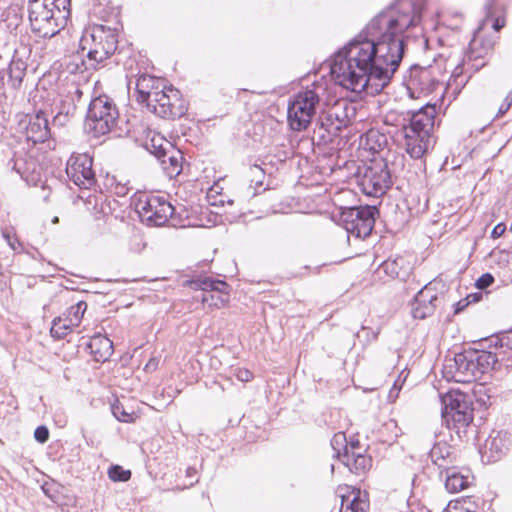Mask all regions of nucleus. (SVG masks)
Instances as JSON below:
<instances>
[{"label": "nucleus", "instance_id": "obj_1", "mask_svg": "<svg viewBox=\"0 0 512 512\" xmlns=\"http://www.w3.org/2000/svg\"><path fill=\"white\" fill-rule=\"evenodd\" d=\"M420 21L421 9L411 0H398L381 11L335 53L330 65L335 81L353 92H381L403 58V32Z\"/></svg>", "mask_w": 512, "mask_h": 512}, {"label": "nucleus", "instance_id": "obj_2", "mask_svg": "<svg viewBox=\"0 0 512 512\" xmlns=\"http://www.w3.org/2000/svg\"><path fill=\"white\" fill-rule=\"evenodd\" d=\"M435 105H426L414 112H408L407 124L402 127L406 152L413 159H420L434 146L433 131L436 117Z\"/></svg>", "mask_w": 512, "mask_h": 512}, {"label": "nucleus", "instance_id": "obj_3", "mask_svg": "<svg viewBox=\"0 0 512 512\" xmlns=\"http://www.w3.org/2000/svg\"><path fill=\"white\" fill-rule=\"evenodd\" d=\"M498 359L492 352L469 349L447 359L443 374L447 380L470 383L480 379L484 373L495 368Z\"/></svg>", "mask_w": 512, "mask_h": 512}, {"label": "nucleus", "instance_id": "obj_4", "mask_svg": "<svg viewBox=\"0 0 512 512\" xmlns=\"http://www.w3.org/2000/svg\"><path fill=\"white\" fill-rule=\"evenodd\" d=\"M71 0H30L28 6L32 30L43 37H52L66 25Z\"/></svg>", "mask_w": 512, "mask_h": 512}, {"label": "nucleus", "instance_id": "obj_5", "mask_svg": "<svg viewBox=\"0 0 512 512\" xmlns=\"http://www.w3.org/2000/svg\"><path fill=\"white\" fill-rule=\"evenodd\" d=\"M117 46V29L106 25H94L85 29L80 40V48L83 53L86 52L92 68L113 55Z\"/></svg>", "mask_w": 512, "mask_h": 512}, {"label": "nucleus", "instance_id": "obj_6", "mask_svg": "<svg viewBox=\"0 0 512 512\" xmlns=\"http://www.w3.org/2000/svg\"><path fill=\"white\" fill-rule=\"evenodd\" d=\"M444 410L442 418L446 423L447 429L455 432L459 440L468 437V428L473 421V409L467 396L461 392H448L442 397Z\"/></svg>", "mask_w": 512, "mask_h": 512}, {"label": "nucleus", "instance_id": "obj_7", "mask_svg": "<svg viewBox=\"0 0 512 512\" xmlns=\"http://www.w3.org/2000/svg\"><path fill=\"white\" fill-rule=\"evenodd\" d=\"M119 117L114 101L107 95L94 98L89 105L85 129L94 137L108 134Z\"/></svg>", "mask_w": 512, "mask_h": 512}, {"label": "nucleus", "instance_id": "obj_8", "mask_svg": "<svg viewBox=\"0 0 512 512\" xmlns=\"http://www.w3.org/2000/svg\"><path fill=\"white\" fill-rule=\"evenodd\" d=\"M319 96L314 90L306 89L298 92L289 101L287 119L292 130H305L315 114Z\"/></svg>", "mask_w": 512, "mask_h": 512}, {"label": "nucleus", "instance_id": "obj_9", "mask_svg": "<svg viewBox=\"0 0 512 512\" xmlns=\"http://www.w3.org/2000/svg\"><path fill=\"white\" fill-rule=\"evenodd\" d=\"M357 177L361 190L368 196H382L392 184L390 171L383 160L359 167Z\"/></svg>", "mask_w": 512, "mask_h": 512}, {"label": "nucleus", "instance_id": "obj_10", "mask_svg": "<svg viewBox=\"0 0 512 512\" xmlns=\"http://www.w3.org/2000/svg\"><path fill=\"white\" fill-rule=\"evenodd\" d=\"M141 221L148 226H163L174 214V207L164 197L140 195L134 203Z\"/></svg>", "mask_w": 512, "mask_h": 512}, {"label": "nucleus", "instance_id": "obj_11", "mask_svg": "<svg viewBox=\"0 0 512 512\" xmlns=\"http://www.w3.org/2000/svg\"><path fill=\"white\" fill-rule=\"evenodd\" d=\"M378 213L375 206L349 207L341 212L339 222L349 234L366 238L374 228Z\"/></svg>", "mask_w": 512, "mask_h": 512}, {"label": "nucleus", "instance_id": "obj_12", "mask_svg": "<svg viewBox=\"0 0 512 512\" xmlns=\"http://www.w3.org/2000/svg\"><path fill=\"white\" fill-rule=\"evenodd\" d=\"M146 106L150 112L163 119L180 118L187 111L179 90L166 86L157 90L154 95L152 94V98Z\"/></svg>", "mask_w": 512, "mask_h": 512}, {"label": "nucleus", "instance_id": "obj_13", "mask_svg": "<svg viewBox=\"0 0 512 512\" xmlns=\"http://www.w3.org/2000/svg\"><path fill=\"white\" fill-rule=\"evenodd\" d=\"M186 285L203 291L201 302L208 307L221 308L229 302L230 286L223 280L203 276L186 281Z\"/></svg>", "mask_w": 512, "mask_h": 512}, {"label": "nucleus", "instance_id": "obj_14", "mask_svg": "<svg viewBox=\"0 0 512 512\" xmlns=\"http://www.w3.org/2000/svg\"><path fill=\"white\" fill-rule=\"evenodd\" d=\"M93 159L87 154L72 155L66 166L68 178L79 188L90 189L96 183Z\"/></svg>", "mask_w": 512, "mask_h": 512}, {"label": "nucleus", "instance_id": "obj_15", "mask_svg": "<svg viewBox=\"0 0 512 512\" xmlns=\"http://www.w3.org/2000/svg\"><path fill=\"white\" fill-rule=\"evenodd\" d=\"M440 300L436 293L434 282L425 285L414 297L411 306L412 316L416 319H424L433 314Z\"/></svg>", "mask_w": 512, "mask_h": 512}, {"label": "nucleus", "instance_id": "obj_16", "mask_svg": "<svg viewBox=\"0 0 512 512\" xmlns=\"http://www.w3.org/2000/svg\"><path fill=\"white\" fill-rule=\"evenodd\" d=\"M325 117L327 125L333 130L340 132L346 128L356 114V108L347 100H338L326 112L321 113Z\"/></svg>", "mask_w": 512, "mask_h": 512}, {"label": "nucleus", "instance_id": "obj_17", "mask_svg": "<svg viewBox=\"0 0 512 512\" xmlns=\"http://www.w3.org/2000/svg\"><path fill=\"white\" fill-rule=\"evenodd\" d=\"M26 137L34 144L43 143L51 137L48 120L43 111L29 117L26 125Z\"/></svg>", "mask_w": 512, "mask_h": 512}, {"label": "nucleus", "instance_id": "obj_18", "mask_svg": "<svg viewBox=\"0 0 512 512\" xmlns=\"http://www.w3.org/2000/svg\"><path fill=\"white\" fill-rule=\"evenodd\" d=\"M429 457L432 463L438 467L440 473L456 462L455 449L446 441L434 442L429 451Z\"/></svg>", "mask_w": 512, "mask_h": 512}, {"label": "nucleus", "instance_id": "obj_19", "mask_svg": "<svg viewBox=\"0 0 512 512\" xmlns=\"http://www.w3.org/2000/svg\"><path fill=\"white\" fill-rule=\"evenodd\" d=\"M163 86L165 85L160 78L148 74L139 75L135 80L137 101L147 104L151 100L152 94L154 95L157 90H161Z\"/></svg>", "mask_w": 512, "mask_h": 512}, {"label": "nucleus", "instance_id": "obj_20", "mask_svg": "<svg viewBox=\"0 0 512 512\" xmlns=\"http://www.w3.org/2000/svg\"><path fill=\"white\" fill-rule=\"evenodd\" d=\"M166 146L165 157L158 158L163 171L169 178L178 176L182 171V153L171 142H164Z\"/></svg>", "mask_w": 512, "mask_h": 512}, {"label": "nucleus", "instance_id": "obj_21", "mask_svg": "<svg viewBox=\"0 0 512 512\" xmlns=\"http://www.w3.org/2000/svg\"><path fill=\"white\" fill-rule=\"evenodd\" d=\"M511 444V434L506 431H498L495 435H490L485 443V450L490 453L489 460L497 461L506 454Z\"/></svg>", "mask_w": 512, "mask_h": 512}, {"label": "nucleus", "instance_id": "obj_22", "mask_svg": "<svg viewBox=\"0 0 512 512\" xmlns=\"http://www.w3.org/2000/svg\"><path fill=\"white\" fill-rule=\"evenodd\" d=\"M386 275L393 279L406 280L412 270L410 262L403 256L389 257L379 267Z\"/></svg>", "mask_w": 512, "mask_h": 512}, {"label": "nucleus", "instance_id": "obj_23", "mask_svg": "<svg viewBox=\"0 0 512 512\" xmlns=\"http://www.w3.org/2000/svg\"><path fill=\"white\" fill-rule=\"evenodd\" d=\"M341 462L351 472L359 475L365 473L371 467L372 459L370 456L366 455V450H352V454H350L348 451V446H345Z\"/></svg>", "mask_w": 512, "mask_h": 512}, {"label": "nucleus", "instance_id": "obj_24", "mask_svg": "<svg viewBox=\"0 0 512 512\" xmlns=\"http://www.w3.org/2000/svg\"><path fill=\"white\" fill-rule=\"evenodd\" d=\"M87 349L95 361L105 362L113 354V342L108 337L97 334L91 337L87 343Z\"/></svg>", "mask_w": 512, "mask_h": 512}, {"label": "nucleus", "instance_id": "obj_25", "mask_svg": "<svg viewBox=\"0 0 512 512\" xmlns=\"http://www.w3.org/2000/svg\"><path fill=\"white\" fill-rule=\"evenodd\" d=\"M443 472L446 473L445 487L450 493L460 492L467 488L470 484L469 475H464L457 471L454 465L450 466L448 469L443 470Z\"/></svg>", "mask_w": 512, "mask_h": 512}, {"label": "nucleus", "instance_id": "obj_26", "mask_svg": "<svg viewBox=\"0 0 512 512\" xmlns=\"http://www.w3.org/2000/svg\"><path fill=\"white\" fill-rule=\"evenodd\" d=\"M15 171L29 185H36L40 181V172L37 170L36 161L33 159L29 161L17 159L15 161Z\"/></svg>", "mask_w": 512, "mask_h": 512}, {"label": "nucleus", "instance_id": "obj_27", "mask_svg": "<svg viewBox=\"0 0 512 512\" xmlns=\"http://www.w3.org/2000/svg\"><path fill=\"white\" fill-rule=\"evenodd\" d=\"M27 64L20 58H13L8 66V84L14 90H19L26 75Z\"/></svg>", "mask_w": 512, "mask_h": 512}, {"label": "nucleus", "instance_id": "obj_28", "mask_svg": "<svg viewBox=\"0 0 512 512\" xmlns=\"http://www.w3.org/2000/svg\"><path fill=\"white\" fill-rule=\"evenodd\" d=\"M338 133L326 125L325 117L320 114L314 128L313 140H316L318 145H327L333 142V138L338 136Z\"/></svg>", "mask_w": 512, "mask_h": 512}, {"label": "nucleus", "instance_id": "obj_29", "mask_svg": "<svg viewBox=\"0 0 512 512\" xmlns=\"http://www.w3.org/2000/svg\"><path fill=\"white\" fill-rule=\"evenodd\" d=\"M433 81L428 69H420L417 74L411 75L409 80L410 86H417L421 92H429L432 90Z\"/></svg>", "mask_w": 512, "mask_h": 512}, {"label": "nucleus", "instance_id": "obj_30", "mask_svg": "<svg viewBox=\"0 0 512 512\" xmlns=\"http://www.w3.org/2000/svg\"><path fill=\"white\" fill-rule=\"evenodd\" d=\"M73 327L76 326L70 325V320L67 317L65 319L59 317L53 320L50 332L54 338L63 339Z\"/></svg>", "mask_w": 512, "mask_h": 512}, {"label": "nucleus", "instance_id": "obj_31", "mask_svg": "<svg viewBox=\"0 0 512 512\" xmlns=\"http://www.w3.org/2000/svg\"><path fill=\"white\" fill-rule=\"evenodd\" d=\"M86 310L87 304L84 301H79L75 305H72L67 310L66 316L68 320H70V325L78 326Z\"/></svg>", "mask_w": 512, "mask_h": 512}, {"label": "nucleus", "instance_id": "obj_32", "mask_svg": "<svg viewBox=\"0 0 512 512\" xmlns=\"http://www.w3.org/2000/svg\"><path fill=\"white\" fill-rule=\"evenodd\" d=\"M477 44V40H473L470 43V50L467 52L463 59V67L471 65L472 69L479 70L481 67L485 65V62H481L480 64H471L472 61H477L478 59L483 57V55L480 52L476 51Z\"/></svg>", "mask_w": 512, "mask_h": 512}, {"label": "nucleus", "instance_id": "obj_33", "mask_svg": "<svg viewBox=\"0 0 512 512\" xmlns=\"http://www.w3.org/2000/svg\"><path fill=\"white\" fill-rule=\"evenodd\" d=\"M111 411L115 418L120 422L130 423L134 420L133 413L126 411L124 406L118 400L111 405Z\"/></svg>", "mask_w": 512, "mask_h": 512}, {"label": "nucleus", "instance_id": "obj_34", "mask_svg": "<svg viewBox=\"0 0 512 512\" xmlns=\"http://www.w3.org/2000/svg\"><path fill=\"white\" fill-rule=\"evenodd\" d=\"M331 446L334 450V456L341 461L345 446H348L345 434L343 432L336 433L331 439Z\"/></svg>", "mask_w": 512, "mask_h": 512}, {"label": "nucleus", "instance_id": "obj_35", "mask_svg": "<svg viewBox=\"0 0 512 512\" xmlns=\"http://www.w3.org/2000/svg\"><path fill=\"white\" fill-rule=\"evenodd\" d=\"M108 476L112 481L126 482L131 478V471L119 465H112L108 470Z\"/></svg>", "mask_w": 512, "mask_h": 512}, {"label": "nucleus", "instance_id": "obj_36", "mask_svg": "<svg viewBox=\"0 0 512 512\" xmlns=\"http://www.w3.org/2000/svg\"><path fill=\"white\" fill-rule=\"evenodd\" d=\"M164 142H168L166 139L157 137L152 138L151 143L147 146L148 150L153 154L157 159L160 157H165V153L167 151Z\"/></svg>", "mask_w": 512, "mask_h": 512}, {"label": "nucleus", "instance_id": "obj_37", "mask_svg": "<svg viewBox=\"0 0 512 512\" xmlns=\"http://www.w3.org/2000/svg\"><path fill=\"white\" fill-rule=\"evenodd\" d=\"M249 177H250V187L255 185V187L262 186L263 180L265 178L264 170L258 166L253 165L249 167Z\"/></svg>", "mask_w": 512, "mask_h": 512}, {"label": "nucleus", "instance_id": "obj_38", "mask_svg": "<svg viewBox=\"0 0 512 512\" xmlns=\"http://www.w3.org/2000/svg\"><path fill=\"white\" fill-rule=\"evenodd\" d=\"M59 110L66 116H73L76 111V103L74 97H66L61 101Z\"/></svg>", "mask_w": 512, "mask_h": 512}, {"label": "nucleus", "instance_id": "obj_39", "mask_svg": "<svg viewBox=\"0 0 512 512\" xmlns=\"http://www.w3.org/2000/svg\"><path fill=\"white\" fill-rule=\"evenodd\" d=\"M494 282V277L490 273H485L476 280V287L478 289H486Z\"/></svg>", "mask_w": 512, "mask_h": 512}, {"label": "nucleus", "instance_id": "obj_40", "mask_svg": "<svg viewBox=\"0 0 512 512\" xmlns=\"http://www.w3.org/2000/svg\"><path fill=\"white\" fill-rule=\"evenodd\" d=\"M34 438L39 443H45L49 439V430L46 426H38L34 431Z\"/></svg>", "mask_w": 512, "mask_h": 512}, {"label": "nucleus", "instance_id": "obj_41", "mask_svg": "<svg viewBox=\"0 0 512 512\" xmlns=\"http://www.w3.org/2000/svg\"><path fill=\"white\" fill-rule=\"evenodd\" d=\"M364 505V501L360 500L359 497H354V499L347 504L345 512H364Z\"/></svg>", "mask_w": 512, "mask_h": 512}, {"label": "nucleus", "instance_id": "obj_42", "mask_svg": "<svg viewBox=\"0 0 512 512\" xmlns=\"http://www.w3.org/2000/svg\"><path fill=\"white\" fill-rule=\"evenodd\" d=\"M496 346L512 349V331L501 334L496 341Z\"/></svg>", "mask_w": 512, "mask_h": 512}, {"label": "nucleus", "instance_id": "obj_43", "mask_svg": "<svg viewBox=\"0 0 512 512\" xmlns=\"http://www.w3.org/2000/svg\"><path fill=\"white\" fill-rule=\"evenodd\" d=\"M82 96V91L75 84H71L68 89V95L66 97H74V103L79 101Z\"/></svg>", "mask_w": 512, "mask_h": 512}, {"label": "nucleus", "instance_id": "obj_44", "mask_svg": "<svg viewBox=\"0 0 512 512\" xmlns=\"http://www.w3.org/2000/svg\"><path fill=\"white\" fill-rule=\"evenodd\" d=\"M506 231V225L504 223H498L491 232V237L497 239L501 237Z\"/></svg>", "mask_w": 512, "mask_h": 512}, {"label": "nucleus", "instance_id": "obj_45", "mask_svg": "<svg viewBox=\"0 0 512 512\" xmlns=\"http://www.w3.org/2000/svg\"><path fill=\"white\" fill-rule=\"evenodd\" d=\"M68 119H69V117L64 115L59 110L58 113L54 117L53 124L54 125H59V126H64L66 124V122L68 121Z\"/></svg>", "mask_w": 512, "mask_h": 512}, {"label": "nucleus", "instance_id": "obj_46", "mask_svg": "<svg viewBox=\"0 0 512 512\" xmlns=\"http://www.w3.org/2000/svg\"><path fill=\"white\" fill-rule=\"evenodd\" d=\"M159 365V359L158 358H155V357H152L148 362L147 364L145 365V371L146 372H152V371H155L157 369Z\"/></svg>", "mask_w": 512, "mask_h": 512}, {"label": "nucleus", "instance_id": "obj_47", "mask_svg": "<svg viewBox=\"0 0 512 512\" xmlns=\"http://www.w3.org/2000/svg\"><path fill=\"white\" fill-rule=\"evenodd\" d=\"M237 377L240 381L247 382L252 379V373L249 370H239Z\"/></svg>", "mask_w": 512, "mask_h": 512}, {"label": "nucleus", "instance_id": "obj_48", "mask_svg": "<svg viewBox=\"0 0 512 512\" xmlns=\"http://www.w3.org/2000/svg\"><path fill=\"white\" fill-rule=\"evenodd\" d=\"M493 29L495 31H500L504 26H505V19L502 18V17H497L494 21H493Z\"/></svg>", "mask_w": 512, "mask_h": 512}, {"label": "nucleus", "instance_id": "obj_49", "mask_svg": "<svg viewBox=\"0 0 512 512\" xmlns=\"http://www.w3.org/2000/svg\"><path fill=\"white\" fill-rule=\"evenodd\" d=\"M352 450L364 451L365 449L363 447H361L360 442L358 440H356V441H351L350 445L348 446V451L350 454H352Z\"/></svg>", "mask_w": 512, "mask_h": 512}, {"label": "nucleus", "instance_id": "obj_50", "mask_svg": "<svg viewBox=\"0 0 512 512\" xmlns=\"http://www.w3.org/2000/svg\"><path fill=\"white\" fill-rule=\"evenodd\" d=\"M470 303V300H461L457 303V308L455 310L456 313H459L461 310H463L468 304Z\"/></svg>", "mask_w": 512, "mask_h": 512}, {"label": "nucleus", "instance_id": "obj_51", "mask_svg": "<svg viewBox=\"0 0 512 512\" xmlns=\"http://www.w3.org/2000/svg\"><path fill=\"white\" fill-rule=\"evenodd\" d=\"M3 235H4V237L6 238V240H7L8 244H9V246H10L12 249L16 250V243H18L17 239H15V241H13V240H12V238L10 237V235H9L8 233H4Z\"/></svg>", "mask_w": 512, "mask_h": 512}, {"label": "nucleus", "instance_id": "obj_52", "mask_svg": "<svg viewBox=\"0 0 512 512\" xmlns=\"http://www.w3.org/2000/svg\"><path fill=\"white\" fill-rule=\"evenodd\" d=\"M196 473H197V471H196V469L194 467H188L186 469V476L187 477H193V476L196 475Z\"/></svg>", "mask_w": 512, "mask_h": 512}, {"label": "nucleus", "instance_id": "obj_53", "mask_svg": "<svg viewBox=\"0 0 512 512\" xmlns=\"http://www.w3.org/2000/svg\"><path fill=\"white\" fill-rule=\"evenodd\" d=\"M479 297L477 294H471V295H468L466 300H470V302H476L478 301Z\"/></svg>", "mask_w": 512, "mask_h": 512}, {"label": "nucleus", "instance_id": "obj_54", "mask_svg": "<svg viewBox=\"0 0 512 512\" xmlns=\"http://www.w3.org/2000/svg\"><path fill=\"white\" fill-rule=\"evenodd\" d=\"M427 439L429 440V442H432L435 438L438 437L437 433L436 432H433L431 434H428L427 436Z\"/></svg>", "mask_w": 512, "mask_h": 512}, {"label": "nucleus", "instance_id": "obj_55", "mask_svg": "<svg viewBox=\"0 0 512 512\" xmlns=\"http://www.w3.org/2000/svg\"><path fill=\"white\" fill-rule=\"evenodd\" d=\"M118 195H125L126 188L124 186L119 187V190L116 192Z\"/></svg>", "mask_w": 512, "mask_h": 512}, {"label": "nucleus", "instance_id": "obj_56", "mask_svg": "<svg viewBox=\"0 0 512 512\" xmlns=\"http://www.w3.org/2000/svg\"><path fill=\"white\" fill-rule=\"evenodd\" d=\"M56 222H58V217H55V218L53 219V223H56Z\"/></svg>", "mask_w": 512, "mask_h": 512}, {"label": "nucleus", "instance_id": "obj_57", "mask_svg": "<svg viewBox=\"0 0 512 512\" xmlns=\"http://www.w3.org/2000/svg\"><path fill=\"white\" fill-rule=\"evenodd\" d=\"M196 482H198V480L194 481V482H191L190 483V486H193Z\"/></svg>", "mask_w": 512, "mask_h": 512}, {"label": "nucleus", "instance_id": "obj_58", "mask_svg": "<svg viewBox=\"0 0 512 512\" xmlns=\"http://www.w3.org/2000/svg\"><path fill=\"white\" fill-rule=\"evenodd\" d=\"M510 230L512 231V223H511V227H510Z\"/></svg>", "mask_w": 512, "mask_h": 512}]
</instances>
